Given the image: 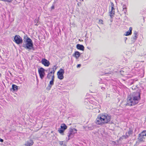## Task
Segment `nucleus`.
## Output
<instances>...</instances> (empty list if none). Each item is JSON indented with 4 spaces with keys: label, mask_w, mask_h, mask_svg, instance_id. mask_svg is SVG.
Instances as JSON below:
<instances>
[{
    "label": "nucleus",
    "mask_w": 146,
    "mask_h": 146,
    "mask_svg": "<svg viewBox=\"0 0 146 146\" xmlns=\"http://www.w3.org/2000/svg\"><path fill=\"white\" fill-rule=\"evenodd\" d=\"M141 99L140 94L139 92H134L127 98V102L126 105L132 106L137 104Z\"/></svg>",
    "instance_id": "f257e3e1"
},
{
    "label": "nucleus",
    "mask_w": 146,
    "mask_h": 146,
    "mask_svg": "<svg viewBox=\"0 0 146 146\" xmlns=\"http://www.w3.org/2000/svg\"><path fill=\"white\" fill-rule=\"evenodd\" d=\"M111 117L110 115L106 114L99 115L96 119V123L99 125L107 123L110 121Z\"/></svg>",
    "instance_id": "f03ea898"
},
{
    "label": "nucleus",
    "mask_w": 146,
    "mask_h": 146,
    "mask_svg": "<svg viewBox=\"0 0 146 146\" xmlns=\"http://www.w3.org/2000/svg\"><path fill=\"white\" fill-rule=\"evenodd\" d=\"M24 42L22 46L27 49L31 50L33 48V44L32 40L26 35L24 37Z\"/></svg>",
    "instance_id": "7ed1b4c3"
},
{
    "label": "nucleus",
    "mask_w": 146,
    "mask_h": 146,
    "mask_svg": "<svg viewBox=\"0 0 146 146\" xmlns=\"http://www.w3.org/2000/svg\"><path fill=\"white\" fill-rule=\"evenodd\" d=\"M77 131L76 129L74 128H70L69 129L67 133L68 140L74 137L75 134L76 133Z\"/></svg>",
    "instance_id": "20e7f679"
},
{
    "label": "nucleus",
    "mask_w": 146,
    "mask_h": 146,
    "mask_svg": "<svg viewBox=\"0 0 146 146\" xmlns=\"http://www.w3.org/2000/svg\"><path fill=\"white\" fill-rule=\"evenodd\" d=\"M13 41L17 44L22 43L23 42L22 38L18 35L15 36Z\"/></svg>",
    "instance_id": "39448f33"
},
{
    "label": "nucleus",
    "mask_w": 146,
    "mask_h": 146,
    "mask_svg": "<svg viewBox=\"0 0 146 146\" xmlns=\"http://www.w3.org/2000/svg\"><path fill=\"white\" fill-rule=\"evenodd\" d=\"M64 73V70L62 68L60 69L57 73L58 78L61 80L63 79L64 78L63 74Z\"/></svg>",
    "instance_id": "423d86ee"
},
{
    "label": "nucleus",
    "mask_w": 146,
    "mask_h": 146,
    "mask_svg": "<svg viewBox=\"0 0 146 146\" xmlns=\"http://www.w3.org/2000/svg\"><path fill=\"white\" fill-rule=\"evenodd\" d=\"M45 70L42 68H40L38 70V72L40 78L42 79L44 77L45 75Z\"/></svg>",
    "instance_id": "0eeeda50"
},
{
    "label": "nucleus",
    "mask_w": 146,
    "mask_h": 146,
    "mask_svg": "<svg viewBox=\"0 0 146 146\" xmlns=\"http://www.w3.org/2000/svg\"><path fill=\"white\" fill-rule=\"evenodd\" d=\"M41 62L42 64L45 66H48L50 65L49 61L45 58L42 59Z\"/></svg>",
    "instance_id": "6e6552de"
},
{
    "label": "nucleus",
    "mask_w": 146,
    "mask_h": 146,
    "mask_svg": "<svg viewBox=\"0 0 146 146\" xmlns=\"http://www.w3.org/2000/svg\"><path fill=\"white\" fill-rule=\"evenodd\" d=\"M81 54L78 51H76L74 54H72V56L75 57L76 59H78L80 56Z\"/></svg>",
    "instance_id": "1a4fd4ad"
},
{
    "label": "nucleus",
    "mask_w": 146,
    "mask_h": 146,
    "mask_svg": "<svg viewBox=\"0 0 146 146\" xmlns=\"http://www.w3.org/2000/svg\"><path fill=\"white\" fill-rule=\"evenodd\" d=\"M55 66H54L53 68H51V69H50L49 71V72L48 73V74H52V75H54V74L55 70L56 69V68H54V67H55Z\"/></svg>",
    "instance_id": "9d476101"
},
{
    "label": "nucleus",
    "mask_w": 146,
    "mask_h": 146,
    "mask_svg": "<svg viewBox=\"0 0 146 146\" xmlns=\"http://www.w3.org/2000/svg\"><path fill=\"white\" fill-rule=\"evenodd\" d=\"M33 140H30L27 141L25 144V146H31L33 144Z\"/></svg>",
    "instance_id": "9b49d317"
},
{
    "label": "nucleus",
    "mask_w": 146,
    "mask_h": 146,
    "mask_svg": "<svg viewBox=\"0 0 146 146\" xmlns=\"http://www.w3.org/2000/svg\"><path fill=\"white\" fill-rule=\"evenodd\" d=\"M76 48L82 51L84 50V46L81 44H78L76 45Z\"/></svg>",
    "instance_id": "f8f14e48"
},
{
    "label": "nucleus",
    "mask_w": 146,
    "mask_h": 146,
    "mask_svg": "<svg viewBox=\"0 0 146 146\" xmlns=\"http://www.w3.org/2000/svg\"><path fill=\"white\" fill-rule=\"evenodd\" d=\"M54 81L52 80H51L50 81L48 87L46 88L47 89L50 90L52 86L54 85Z\"/></svg>",
    "instance_id": "ddd939ff"
},
{
    "label": "nucleus",
    "mask_w": 146,
    "mask_h": 146,
    "mask_svg": "<svg viewBox=\"0 0 146 146\" xmlns=\"http://www.w3.org/2000/svg\"><path fill=\"white\" fill-rule=\"evenodd\" d=\"M132 28L130 27L129 28V30L127 31L126 32V34L125 35V36H128L131 35L132 33Z\"/></svg>",
    "instance_id": "4468645a"
},
{
    "label": "nucleus",
    "mask_w": 146,
    "mask_h": 146,
    "mask_svg": "<svg viewBox=\"0 0 146 146\" xmlns=\"http://www.w3.org/2000/svg\"><path fill=\"white\" fill-rule=\"evenodd\" d=\"M145 138L144 136H141V135H140V134L139 135V136L138 137V139L140 141H144Z\"/></svg>",
    "instance_id": "2eb2a0df"
},
{
    "label": "nucleus",
    "mask_w": 146,
    "mask_h": 146,
    "mask_svg": "<svg viewBox=\"0 0 146 146\" xmlns=\"http://www.w3.org/2000/svg\"><path fill=\"white\" fill-rule=\"evenodd\" d=\"M60 128L65 130L67 129V127L64 123H62L61 124L60 126Z\"/></svg>",
    "instance_id": "dca6fc26"
},
{
    "label": "nucleus",
    "mask_w": 146,
    "mask_h": 146,
    "mask_svg": "<svg viewBox=\"0 0 146 146\" xmlns=\"http://www.w3.org/2000/svg\"><path fill=\"white\" fill-rule=\"evenodd\" d=\"M133 34L134 35V36L133 38V40H134V41H135L136 39L137 38V32L135 31H134Z\"/></svg>",
    "instance_id": "f3484780"
},
{
    "label": "nucleus",
    "mask_w": 146,
    "mask_h": 146,
    "mask_svg": "<svg viewBox=\"0 0 146 146\" xmlns=\"http://www.w3.org/2000/svg\"><path fill=\"white\" fill-rule=\"evenodd\" d=\"M65 130H63V129H62L60 128L59 129H58V131L62 135H64V132Z\"/></svg>",
    "instance_id": "a211bd4d"
},
{
    "label": "nucleus",
    "mask_w": 146,
    "mask_h": 146,
    "mask_svg": "<svg viewBox=\"0 0 146 146\" xmlns=\"http://www.w3.org/2000/svg\"><path fill=\"white\" fill-rule=\"evenodd\" d=\"M12 89H13L14 91L17 90L18 89V86L15 84L12 85Z\"/></svg>",
    "instance_id": "6ab92c4d"
},
{
    "label": "nucleus",
    "mask_w": 146,
    "mask_h": 146,
    "mask_svg": "<svg viewBox=\"0 0 146 146\" xmlns=\"http://www.w3.org/2000/svg\"><path fill=\"white\" fill-rule=\"evenodd\" d=\"M133 132V130L132 129H129V130L128 131L127 133L128 134V135L129 136L130 135L132 134Z\"/></svg>",
    "instance_id": "aec40b11"
},
{
    "label": "nucleus",
    "mask_w": 146,
    "mask_h": 146,
    "mask_svg": "<svg viewBox=\"0 0 146 146\" xmlns=\"http://www.w3.org/2000/svg\"><path fill=\"white\" fill-rule=\"evenodd\" d=\"M110 16L111 18H112L113 17V16L115 14V11L114 10H113L112 11L111 10V11L110 12Z\"/></svg>",
    "instance_id": "412c9836"
},
{
    "label": "nucleus",
    "mask_w": 146,
    "mask_h": 146,
    "mask_svg": "<svg viewBox=\"0 0 146 146\" xmlns=\"http://www.w3.org/2000/svg\"><path fill=\"white\" fill-rule=\"evenodd\" d=\"M140 135H141L142 136H146V131H143L139 134Z\"/></svg>",
    "instance_id": "4be33fe9"
},
{
    "label": "nucleus",
    "mask_w": 146,
    "mask_h": 146,
    "mask_svg": "<svg viewBox=\"0 0 146 146\" xmlns=\"http://www.w3.org/2000/svg\"><path fill=\"white\" fill-rule=\"evenodd\" d=\"M84 103L85 104H88L89 105L90 104V102L87 99H86L85 101L84 102Z\"/></svg>",
    "instance_id": "5701e85b"
},
{
    "label": "nucleus",
    "mask_w": 146,
    "mask_h": 146,
    "mask_svg": "<svg viewBox=\"0 0 146 146\" xmlns=\"http://www.w3.org/2000/svg\"><path fill=\"white\" fill-rule=\"evenodd\" d=\"M129 137V135H128L127 134V133L126 132L125 133V135H123L122 137H123L125 139H127Z\"/></svg>",
    "instance_id": "b1692460"
},
{
    "label": "nucleus",
    "mask_w": 146,
    "mask_h": 146,
    "mask_svg": "<svg viewBox=\"0 0 146 146\" xmlns=\"http://www.w3.org/2000/svg\"><path fill=\"white\" fill-rule=\"evenodd\" d=\"M52 76V74H48L47 76V78L48 79H50Z\"/></svg>",
    "instance_id": "393cba45"
},
{
    "label": "nucleus",
    "mask_w": 146,
    "mask_h": 146,
    "mask_svg": "<svg viewBox=\"0 0 146 146\" xmlns=\"http://www.w3.org/2000/svg\"><path fill=\"white\" fill-rule=\"evenodd\" d=\"M106 84H104V85L101 88L102 90H104L106 89Z\"/></svg>",
    "instance_id": "a878e982"
},
{
    "label": "nucleus",
    "mask_w": 146,
    "mask_h": 146,
    "mask_svg": "<svg viewBox=\"0 0 146 146\" xmlns=\"http://www.w3.org/2000/svg\"><path fill=\"white\" fill-rule=\"evenodd\" d=\"M111 10L112 11L113 10H114V5L113 3H111Z\"/></svg>",
    "instance_id": "bb28decb"
},
{
    "label": "nucleus",
    "mask_w": 146,
    "mask_h": 146,
    "mask_svg": "<svg viewBox=\"0 0 146 146\" xmlns=\"http://www.w3.org/2000/svg\"><path fill=\"white\" fill-rule=\"evenodd\" d=\"M122 11L125 14L126 13V12L127 11V9H123Z\"/></svg>",
    "instance_id": "cd10ccee"
},
{
    "label": "nucleus",
    "mask_w": 146,
    "mask_h": 146,
    "mask_svg": "<svg viewBox=\"0 0 146 146\" xmlns=\"http://www.w3.org/2000/svg\"><path fill=\"white\" fill-rule=\"evenodd\" d=\"M63 142L62 141H60L59 142V143L60 145H62L63 144Z\"/></svg>",
    "instance_id": "c85d7f7f"
},
{
    "label": "nucleus",
    "mask_w": 146,
    "mask_h": 146,
    "mask_svg": "<svg viewBox=\"0 0 146 146\" xmlns=\"http://www.w3.org/2000/svg\"><path fill=\"white\" fill-rule=\"evenodd\" d=\"M100 23L103 24V21L102 20L100 19L99 21Z\"/></svg>",
    "instance_id": "c756f323"
},
{
    "label": "nucleus",
    "mask_w": 146,
    "mask_h": 146,
    "mask_svg": "<svg viewBox=\"0 0 146 146\" xmlns=\"http://www.w3.org/2000/svg\"><path fill=\"white\" fill-rule=\"evenodd\" d=\"M54 75L53 74L52 76V80H51L54 81Z\"/></svg>",
    "instance_id": "7c9ffc66"
},
{
    "label": "nucleus",
    "mask_w": 146,
    "mask_h": 146,
    "mask_svg": "<svg viewBox=\"0 0 146 146\" xmlns=\"http://www.w3.org/2000/svg\"><path fill=\"white\" fill-rule=\"evenodd\" d=\"M38 19H36L35 20H34V22L35 23H38Z\"/></svg>",
    "instance_id": "2f4dec72"
},
{
    "label": "nucleus",
    "mask_w": 146,
    "mask_h": 146,
    "mask_svg": "<svg viewBox=\"0 0 146 146\" xmlns=\"http://www.w3.org/2000/svg\"><path fill=\"white\" fill-rule=\"evenodd\" d=\"M51 9H54V5H53L51 7Z\"/></svg>",
    "instance_id": "473e14b6"
},
{
    "label": "nucleus",
    "mask_w": 146,
    "mask_h": 146,
    "mask_svg": "<svg viewBox=\"0 0 146 146\" xmlns=\"http://www.w3.org/2000/svg\"><path fill=\"white\" fill-rule=\"evenodd\" d=\"M13 0H7V2H11Z\"/></svg>",
    "instance_id": "72a5a7b5"
},
{
    "label": "nucleus",
    "mask_w": 146,
    "mask_h": 146,
    "mask_svg": "<svg viewBox=\"0 0 146 146\" xmlns=\"http://www.w3.org/2000/svg\"><path fill=\"white\" fill-rule=\"evenodd\" d=\"M81 64H78L77 66V68H79V67H80L81 66Z\"/></svg>",
    "instance_id": "f704fd0d"
},
{
    "label": "nucleus",
    "mask_w": 146,
    "mask_h": 146,
    "mask_svg": "<svg viewBox=\"0 0 146 146\" xmlns=\"http://www.w3.org/2000/svg\"><path fill=\"white\" fill-rule=\"evenodd\" d=\"M123 9H126V6L125 5H123Z\"/></svg>",
    "instance_id": "c9c22d12"
},
{
    "label": "nucleus",
    "mask_w": 146,
    "mask_h": 146,
    "mask_svg": "<svg viewBox=\"0 0 146 146\" xmlns=\"http://www.w3.org/2000/svg\"><path fill=\"white\" fill-rule=\"evenodd\" d=\"M0 141L1 142H3V139H1V138H0Z\"/></svg>",
    "instance_id": "e433bc0d"
},
{
    "label": "nucleus",
    "mask_w": 146,
    "mask_h": 146,
    "mask_svg": "<svg viewBox=\"0 0 146 146\" xmlns=\"http://www.w3.org/2000/svg\"><path fill=\"white\" fill-rule=\"evenodd\" d=\"M125 40H126L127 39V38L125 37Z\"/></svg>",
    "instance_id": "4c0bfd02"
},
{
    "label": "nucleus",
    "mask_w": 146,
    "mask_h": 146,
    "mask_svg": "<svg viewBox=\"0 0 146 146\" xmlns=\"http://www.w3.org/2000/svg\"><path fill=\"white\" fill-rule=\"evenodd\" d=\"M35 25H37V24H35Z\"/></svg>",
    "instance_id": "58836bf2"
},
{
    "label": "nucleus",
    "mask_w": 146,
    "mask_h": 146,
    "mask_svg": "<svg viewBox=\"0 0 146 146\" xmlns=\"http://www.w3.org/2000/svg\"><path fill=\"white\" fill-rule=\"evenodd\" d=\"M78 5H79V3H78Z\"/></svg>",
    "instance_id": "ea45409f"
},
{
    "label": "nucleus",
    "mask_w": 146,
    "mask_h": 146,
    "mask_svg": "<svg viewBox=\"0 0 146 146\" xmlns=\"http://www.w3.org/2000/svg\"><path fill=\"white\" fill-rule=\"evenodd\" d=\"M78 5H79V3H78Z\"/></svg>",
    "instance_id": "a19ab883"
},
{
    "label": "nucleus",
    "mask_w": 146,
    "mask_h": 146,
    "mask_svg": "<svg viewBox=\"0 0 146 146\" xmlns=\"http://www.w3.org/2000/svg\"><path fill=\"white\" fill-rule=\"evenodd\" d=\"M82 1H83V0H82Z\"/></svg>",
    "instance_id": "79ce46f5"
}]
</instances>
